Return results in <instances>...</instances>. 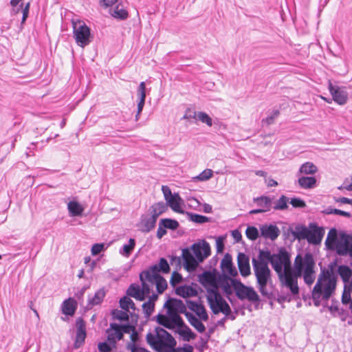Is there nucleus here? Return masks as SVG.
<instances>
[{
	"label": "nucleus",
	"instance_id": "72a5a7b5",
	"mask_svg": "<svg viewBox=\"0 0 352 352\" xmlns=\"http://www.w3.org/2000/svg\"><path fill=\"white\" fill-rule=\"evenodd\" d=\"M177 332L182 337L184 341L189 342L196 338V334L186 325L177 329Z\"/></svg>",
	"mask_w": 352,
	"mask_h": 352
},
{
	"label": "nucleus",
	"instance_id": "412c9836",
	"mask_svg": "<svg viewBox=\"0 0 352 352\" xmlns=\"http://www.w3.org/2000/svg\"><path fill=\"white\" fill-rule=\"evenodd\" d=\"M232 278L230 277L228 275L224 274L222 278H220L219 280V284L220 287L223 289L226 296L228 298V300L230 302H232V298L230 297L232 294L231 280Z\"/></svg>",
	"mask_w": 352,
	"mask_h": 352
},
{
	"label": "nucleus",
	"instance_id": "a18cd8bd",
	"mask_svg": "<svg viewBox=\"0 0 352 352\" xmlns=\"http://www.w3.org/2000/svg\"><path fill=\"white\" fill-rule=\"evenodd\" d=\"M289 198L285 195H281L272 207L275 210H284L288 208Z\"/></svg>",
	"mask_w": 352,
	"mask_h": 352
},
{
	"label": "nucleus",
	"instance_id": "3c124183",
	"mask_svg": "<svg viewBox=\"0 0 352 352\" xmlns=\"http://www.w3.org/2000/svg\"><path fill=\"white\" fill-rule=\"evenodd\" d=\"M155 309V303L146 301L142 304V309L146 318L151 316Z\"/></svg>",
	"mask_w": 352,
	"mask_h": 352
},
{
	"label": "nucleus",
	"instance_id": "79ce46f5",
	"mask_svg": "<svg viewBox=\"0 0 352 352\" xmlns=\"http://www.w3.org/2000/svg\"><path fill=\"white\" fill-rule=\"evenodd\" d=\"M160 221L164 228L170 230H176L179 227V222L175 219L165 218L162 219Z\"/></svg>",
	"mask_w": 352,
	"mask_h": 352
},
{
	"label": "nucleus",
	"instance_id": "a19ab883",
	"mask_svg": "<svg viewBox=\"0 0 352 352\" xmlns=\"http://www.w3.org/2000/svg\"><path fill=\"white\" fill-rule=\"evenodd\" d=\"M128 311L124 310L113 309L111 312L113 320H118L120 321H129V315Z\"/></svg>",
	"mask_w": 352,
	"mask_h": 352
},
{
	"label": "nucleus",
	"instance_id": "c85d7f7f",
	"mask_svg": "<svg viewBox=\"0 0 352 352\" xmlns=\"http://www.w3.org/2000/svg\"><path fill=\"white\" fill-rule=\"evenodd\" d=\"M167 205L163 201H159L150 207V212L152 217L157 219L158 217L167 210Z\"/></svg>",
	"mask_w": 352,
	"mask_h": 352
},
{
	"label": "nucleus",
	"instance_id": "774afa93",
	"mask_svg": "<svg viewBox=\"0 0 352 352\" xmlns=\"http://www.w3.org/2000/svg\"><path fill=\"white\" fill-rule=\"evenodd\" d=\"M104 248V243H95L91 248V254L94 256L99 254Z\"/></svg>",
	"mask_w": 352,
	"mask_h": 352
},
{
	"label": "nucleus",
	"instance_id": "2f4dec72",
	"mask_svg": "<svg viewBox=\"0 0 352 352\" xmlns=\"http://www.w3.org/2000/svg\"><path fill=\"white\" fill-rule=\"evenodd\" d=\"M337 230L336 228H331L328 232L325 241V245L327 248L331 250H334L335 245L337 243Z\"/></svg>",
	"mask_w": 352,
	"mask_h": 352
},
{
	"label": "nucleus",
	"instance_id": "338daca9",
	"mask_svg": "<svg viewBox=\"0 0 352 352\" xmlns=\"http://www.w3.org/2000/svg\"><path fill=\"white\" fill-rule=\"evenodd\" d=\"M212 176V170L210 169H206L204 170L203 172H201L197 178L199 181H206L211 178Z\"/></svg>",
	"mask_w": 352,
	"mask_h": 352
},
{
	"label": "nucleus",
	"instance_id": "a211bd4d",
	"mask_svg": "<svg viewBox=\"0 0 352 352\" xmlns=\"http://www.w3.org/2000/svg\"><path fill=\"white\" fill-rule=\"evenodd\" d=\"M207 292L208 294L207 296V300L210 308L211 305L214 306V307H216L225 300L217 287L208 288Z\"/></svg>",
	"mask_w": 352,
	"mask_h": 352
},
{
	"label": "nucleus",
	"instance_id": "f03ea898",
	"mask_svg": "<svg viewBox=\"0 0 352 352\" xmlns=\"http://www.w3.org/2000/svg\"><path fill=\"white\" fill-rule=\"evenodd\" d=\"M146 341L157 352H166L168 348H173L177 344L173 336L160 327L155 328V334L147 333Z\"/></svg>",
	"mask_w": 352,
	"mask_h": 352
},
{
	"label": "nucleus",
	"instance_id": "39448f33",
	"mask_svg": "<svg viewBox=\"0 0 352 352\" xmlns=\"http://www.w3.org/2000/svg\"><path fill=\"white\" fill-rule=\"evenodd\" d=\"M320 280V288L324 289L323 299L329 300L336 287V276L331 270L321 268V272L316 283Z\"/></svg>",
	"mask_w": 352,
	"mask_h": 352
},
{
	"label": "nucleus",
	"instance_id": "ddd939ff",
	"mask_svg": "<svg viewBox=\"0 0 352 352\" xmlns=\"http://www.w3.org/2000/svg\"><path fill=\"white\" fill-rule=\"evenodd\" d=\"M76 327L77 329L74 346L75 349H78L85 343L87 336L86 324L81 317L76 319Z\"/></svg>",
	"mask_w": 352,
	"mask_h": 352
},
{
	"label": "nucleus",
	"instance_id": "0eeeda50",
	"mask_svg": "<svg viewBox=\"0 0 352 352\" xmlns=\"http://www.w3.org/2000/svg\"><path fill=\"white\" fill-rule=\"evenodd\" d=\"M287 270L284 268V266H281V274L278 276L279 280L288 288H289L293 295H296L299 293V288L298 286L297 277L298 276L296 274V271L289 272H286Z\"/></svg>",
	"mask_w": 352,
	"mask_h": 352
},
{
	"label": "nucleus",
	"instance_id": "1a4fd4ad",
	"mask_svg": "<svg viewBox=\"0 0 352 352\" xmlns=\"http://www.w3.org/2000/svg\"><path fill=\"white\" fill-rule=\"evenodd\" d=\"M190 250L192 251V254L199 263L203 262L208 257L211 252L210 244L205 240H203L201 243H193Z\"/></svg>",
	"mask_w": 352,
	"mask_h": 352
},
{
	"label": "nucleus",
	"instance_id": "6e6d98bb",
	"mask_svg": "<svg viewBox=\"0 0 352 352\" xmlns=\"http://www.w3.org/2000/svg\"><path fill=\"white\" fill-rule=\"evenodd\" d=\"M30 7V2L26 3L24 7H23V4L21 3L19 6V7L17 8V10H16V12H19V11L21 9H22L23 16H22V19H21V24L24 23L25 22L27 18L28 17Z\"/></svg>",
	"mask_w": 352,
	"mask_h": 352
},
{
	"label": "nucleus",
	"instance_id": "6ab92c4d",
	"mask_svg": "<svg viewBox=\"0 0 352 352\" xmlns=\"http://www.w3.org/2000/svg\"><path fill=\"white\" fill-rule=\"evenodd\" d=\"M165 204L167 207L169 206L175 212L184 214L186 212L181 208L183 200L177 192H175L173 196L170 197Z\"/></svg>",
	"mask_w": 352,
	"mask_h": 352
},
{
	"label": "nucleus",
	"instance_id": "6e6552de",
	"mask_svg": "<svg viewBox=\"0 0 352 352\" xmlns=\"http://www.w3.org/2000/svg\"><path fill=\"white\" fill-rule=\"evenodd\" d=\"M73 28L74 36L78 45L84 47L91 43L90 28L85 23L78 26L74 23Z\"/></svg>",
	"mask_w": 352,
	"mask_h": 352
},
{
	"label": "nucleus",
	"instance_id": "37998d69",
	"mask_svg": "<svg viewBox=\"0 0 352 352\" xmlns=\"http://www.w3.org/2000/svg\"><path fill=\"white\" fill-rule=\"evenodd\" d=\"M152 284L155 283L158 294H162L167 288L168 284L166 279L162 276L153 280Z\"/></svg>",
	"mask_w": 352,
	"mask_h": 352
},
{
	"label": "nucleus",
	"instance_id": "8fccbe9b",
	"mask_svg": "<svg viewBox=\"0 0 352 352\" xmlns=\"http://www.w3.org/2000/svg\"><path fill=\"white\" fill-rule=\"evenodd\" d=\"M120 329L123 333H130L132 331V323H127L124 324H119L117 323H111L110 328Z\"/></svg>",
	"mask_w": 352,
	"mask_h": 352
},
{
	"label": "nucleus",
	"instance_id": "4468645a",
	"mask_svg": "<svg viewBox=\"0 0 352 352\" xmlns=\"http://www.w3.org/2000/svg\"><path fill=\"white\" fill-rule=\"evenodd\" d=\"M260 231L262 237L271 241H275L280 234L279 228L274 224L261 225Z\"/></svg>",
	"mask_w": 352,
	"mask_h": 352
},
{
	"label": "nucleus",
	"instance_id": "864d4df0",
	"mask_svg": "<svg viewBox=\"0 0 352 352\" xmlns=\"http://www.w3.org/2000/svg\"><path fill=\"white\" fill-rule=\"evenodd\" d=\"M148 296L144 292L140 290L139 285L133 284V298L140 301L145 300L146 297Z\"/></svg>",
	"mask_w": 352,
	"mask_h": 352
},
{
	"label": "nucleus",
	"instance_id": "58836bf2",
	"mask_svg": "<svg viewBox=\"0 0 352 352\" xmlns=\"http://www.w3.org/2000/svg\"><path fill=\"white\" fill-rule=\"evenodd\" d=\"M318 170V168L315 164L312 162H305L302 164L300 167L299 172L301 174L305 175H313L316 173Z\"/></svg>",
	"mask_w": 352,
	"mask_h": 352
},
{
	"label": "nucleus",
	"instance_id": "09e8293b",
	"mask_svg": "<svg viewBox=\"0 0 352 352\" xmlns=\"http://www.w3.org/2000/svg\"><path fill=\"white\" fill-rule=\"evenodd\" d=\"M245 234L250 240L255 241L259 236V232L255 226H251L246 228Z\"/></svg>",
	"mask_w": 352,
	"mask_h": 352
},
{
	"label": "nucleus",
	"instance_id": "052dcab7",
	"mask_svg": "<svg viewBox=\"0 0 352 352\" xmlns=\"http://www.w3.org/2000/svg\"><path fill=\"white\" fill-rule=\"evenodd\" d=\"M132 251V238H130L128 241V244L123 245L120 250V254L124 256H129L131 252Z\"/></svg>",
	"mask_w": 352,
	"mask_h": 352
},
{
	"label": "nucleus",
	"instance_id": "e2e57ef3",
	"mask_svg": "<svg viewBox=\"0 0 352 352\" xmlns=\"http://www.w3.org/2000/svg\"><path fill=\"white\" fill-rule=\"evenodd\" d=\"M195 314L200 318L201 320L204 321H207L208 320V315L207 311L204 307V306L200 304L199 308L195 311Z\"/></svg>",
	"mask_w": 352,
	"mask_h": 352
},
{
	"label": "nucleus",
	"instance_id": "a878e982",
	"mask_svg": "<svg viewBox=\"0 0 352 352\" xmlns=\"http://www.w3.org/2000/svg\"><path fill=\"white\" fill-rule=\"evenodd\" d=\"M77 303L75 300L69 298L63 301L62 305V311L66 316H73L76 310Z\"/></svg>",
	"mask_w": 352,
	"mask_h": 352
},
{
	"label": "nucleus",
	"instance_id": "aec40b11",
	"mask_svg": "<svg viewBox=\"0 0 352 352\" xmlns=\"http://www.w3.org/2000/svg\"><path fill=\"white\" fill-rule=\"evenodd\" d=\"M288 232L294 236V239H297L299 241L301 240L307 239V234L309 232V228L302 224H297L294 229H292V228L289 227Z\"/></svg>",
	"mask_w": 352,
	"mask_h": 352
},
{
	"label": "nucleus",
	"instance_id": "4be33fe9",
	"mask_svg": "<svg viewBox=\"0 0 352 352\" xmlns=\"http://www.w3.org/2000/svg\"><path fill=\"white\" fill-rule=\"evenodd\" d=\"M137 96L138 98V111L136 113V120H138V117L139 114L142 111V109L144 107V103H145V98H146V86L145 82H142L137 90Z\"/></svg>",
	"mask_w": 352,
	"mask_h": 352
},
{
	"label": "nucleus",
	"instance_id": "473e14b6",
	"mask_svg": "<svg viewBox=\"0 0 352 352\" xmlns=\"http://www.w3.org/2000/svg\"><path fill=\"white\" fill-rule=\"evenodd\" d=\"M67 208L70 216L78 217L80 216L83 211V208L81 205L75 201H71L67 204Z\"/></svg>",
	"mask_w": 352,
	"mask_h": 352
},
{
	"label": "nucleus",
	"instance_id": "5fc2aeb1",
	"mask_svg": "<svg viewBox=\"0 0 352 352\" xmlns=\"http://www.w3.org/2000/svg\"><path fill=\"white\" fill-rule=\"evenodd\" d=\"M197 119L200 120L201 122L206 124L208 126H211L212 125V118L205 112L199 111L197 113Z\"/></svg>",
	"mask_w": 352,
	"mask_h": 352
},
{
	"label": "nucleus",
	"instance_id": "c03bdc74",
	"mask_svg": "<svg viewBox=\"0 0 352 352\" xmlns=\"http://www.w3.org/2000/svg\"><path fill=\"white\" fill-rule=\"evenodd\" d=\"M184 214H186L191 221L197 223H204L209 221L208 217L201 214H195L190 212H185Z\"/></svg>",
	"mask_w": 352,
	"mask_h": 352
},
{
	"label": "nucleus",
	"instance_id": "dca6fc26",
	"mask_svg": "<svg viewBox=\"0 0 352 352\" xmlns=\"http://www.w3.org/2000/svg\"><path fill=\"white\" fill-rule=\"evenodd\" d=\"M156 221L157 219L151 215H142L140 222L137 223V227L142 232L148 233L155 228Z\"/></svg>",
	"mask_w": 352,
	"mask_h": 352
},
{
	"label": "nucleus",
	"instance_id": "cd10ccee",
	"mask_svg": "<svg viewBox=\"0 0 352 352\" xmlns=\"http://www.w3.org/2000/svg\"><path fill=\"white\" fill-rule=\"evenodd\" d=\"M126 295L127 296H124L120 298L119 303L120 307L122 310L130 312L129 308H132V300L130 298V297H132V283L130 284L126 290Z\"/></svg>",
	"mask_w": 352,
	"mask_h": 352
},
{
	"label": "nucleus",
	"instance_id": "7ed1b4c3",
	"mask_svg": "<svg viewBox=\"0 0 352 352\" xmlns=\"http://www.w3.org/2000/svg\"><path fill=\"white\" fill-rule=\"evenodd\" d=\"M295 270L298 276L301 275L304 270V280L305 283L310 285L315 280L314 276V266L315 261L311 253L306 252L302 258L300 254H298L295 258Z\"/></svg>",
	"mask_w": 352,
	"mask_h": 352
},
{
	"label": "nucleus",
	"instance_id": "c9c22d12",
	"mask_svg": "<svg viewBox=\"0 0 352 352\" xmlns=\"http://www.w3.org/2000/svg\"><path fill=\"white\" fill-rule=\"evenodd\" d=\"M298 183L304 189L313 188L316 185V179L314 177H301L298 179Z\"/></svg>",
	"mask_w": 352,
	"mask_h": 352
},
{
	"label": "nucleus",
	"instance_id": "7c9ffc66",
	"mask_svg": "<svg viewBox=\"0 0 352 352\" xmlns=\"http://www.w3.org/2000/svg\"><path fill=\"white\" fill-rule=\"evenodd\" d=\"M105 291L104 288L99 289L95 292L94 296L88 300V306L92 307L100 305L104 300L105 296Z\"/></svg>",
	"mask_w": 352,
	"mask_h": 352
},
{
	"label": "nucleus",
	"instance_id": "13d9d810",
	"mask_svg": "<svg viewBox=\"0 0 352 352\" xmlns=\"http://www.w3.org/2000/svg\"><path fill=\"white\" fill-rule=\"evenodd\" d=\"M280 115V111L278 109L274 110L272 113L268 116L265 119L262 120L263 123H266L267 125H271L274 122V120Z\"/></svg>",
	"mask_w": 352,
	"mask_h": 352
},
{
	"label": "nucleus",
	"instance_id": "20e7f679",
	"mask_svg": "<svg viewBox=\"0 0 352 352\" xmlns=\"http://www.w3.org/2000/svg\"><path fill=\"white\" fill-rule=\"evenodd\" d=\"M257 287L262 296L270 298L272 293L267 290V285L272 283V272L269 266L252 265Z\"/></svg>",
	"mask_w": 352,
	"mask_h": 352
},
{
	"label": "nucleus",
	"instance_id": "603ef678",
	"mask_svg": "<svg viewBox=\"0 0 352 352\" xmlns=\"http://www.w3.org/2000/svg\"><path fill=\"white\" fill-rule=\"evenodd\" d=\"M233 265L231 254L226 253L221 262V267L223 271Z\"/></svg>",
	"mask_w": 352,
	"mask_h": 352
},
{
	"label": "nucleus",
	"instance_id": "0e129e2a",
	"mask_svg": "<svg viewBox=\"0 0 352 352\" xmlns=\"http://www.w3.org/2000/svg\"><path fill=\"white\" fill-rule=\"evenodd\" d=\"M140 279L142 282V287L140 288V290H142L144 294L146 295H149L151 293V288L148 283H146V281H147V279L144 277V276H142L141 274H140Z\"/></svg>",
	"mask_w": 352,
	"mask_h": 352
},
{
	"label": "nucleus",
	"instance_id": "680f3d73",
	"mask_svg": "<svg viewBox=\"0 0 352 352\" xmlns=\"http://www.w3.org/2000/svg\"><path fill=\"white\" fill-rule=\"evenodd\" d=\"M289 203L294 208H303L306 206L305 201L299 197H293Z\"/></svg>",
	"mask_w": 352,
	"mask_h": 352
},
{
	"label": "nucleus",
	"instance_id": "b1692460",
	"mask_svg": "<svg viewBox=\"0 0 352 352\" xmlns=\"http://www.w3.org/2000/svg\"><path fill=\"white\" fill-rule=\"evenodd\" d=\"M161 270H160L158 265L155 264L152 266H150L149 268L146 270L142 271L140 274L142 276H144L147 281L149 283H152L153 280L157 278L158 276H162L160 273Z\"/></svg>",
	"mask_w": 352,
	"mask_h": 352
},
{
	"label": "nucleus",
	"instance_id": "bf43d9fd",
	"mask_svg": "<svg viewBox=\"0 0 352 352\" xmlns=\"http://www.w3.org/2000/svg\"><path fill=\"white\" fill-rule=\"evenodd\" d=\"M212 276V273L210 271H205L198 276L199 282L203 285H205L206 283H209Z\"/></svg>",
	"mask_w": 352,
	"mask_h": 352
},
{
	"label": "nucleus",
	"instance_id": "69168bd1",
	"mask_svg": "<svg viewBox=\"0 0 352 352\" xmlns=\"http://www.w3.org/2000/svg\"><path fill=\"white\" fill-rule=\"evenodd\" d=\"M183 280L182 276L177 272H173L170 280V283L173 287L181 283Z\"/></svg>",
	"mask_w": 352,
	"mask_h": 352
},
{
	"label": "nucleus",
	"instance_id": "2eb2a0df",
	"mask_svg": "<svg viewBox=\"0 0 352 352\" xmlns=\"http://www.w3.org/2000/svg\"><path fill=\"white\" fill-rule=\"evenodd\" d=\"M238 268L241 275L247 277L251 274L250 258L245 253L239 252L237 256Z\"/></svg>",
	"mask_w": 352,
	"mask_h": 352
},
{
	"label": "nucleus",
	"instance_id": "f3484780",
	"mask_svg": "<svg viewBox=\"0 0 352 352\" xmlns=\"http://www.w3.org/2000/svg\"><path fill=\"white\" fill-rule=\"evenodd\" d=\"M164 308L167 310H169L170 309L172 311L183 314H185L186 312H187L186 305L183 301L175 298L169 297L168 300L164 303Z\"/></svg>",
	"mask_w": 352,
	"mask_h": 352
},
{
	"label": "nucleus",
	"instance_id": "f257e3e1",
	"mask_svg": "<svg viewBox=\"0 0 352 352\" xmlns=\"http://www.w3.org/2000/svg\"><path fill=\"white\" fill-rule=\"evenodd\" d=\"M252 265L269 266L271 264L272 268L280 276L281 266L285 270L291 268V256L284 248L279 249L278 253L272 254L268 250H259L257 258H253Z\"/></svg>",
	"mask_w": 352,
	"mask_h": 352
},
{
	"label": "nucleus",
	"instance_id": "5701e85b",
	"mask_svg": "<svg viewBox=\"0 0 352 352\" xmlns=\"http://www.w3.org/2000/svg\"><path fill=\"white\" fill-rule=\"evenodd\" d=\"M175 294L182 298L197 296L198 292L196 289L189 285L179 286L175 289Z\"/></svg>",
	"mask_w": 352,
	"mask_h": 352
},
{
	"label": "nucleus",
	"instance_id": "9b49d317",
	"mask_svg": "<svg viewBox=\"0 0 352 352\" xmlns=\"http://www.w3.org/2000/svg\"><path fill=\"white\" fill-rule=\"evenodd\" d=\"M329 89L332 96L333 100L338 104L343 105L347 102L348 93L345 87L333 86L331 82L329 83Z\"/></svg>",
	"mask_w": 352,
	"mask_h": 352
},
{
	"label": "nucleus",
	"instance_id": "9d476101",
	"mask_svg": "<svg viewBox=\"0 0 352 352\" xmlns=\"http://www.w3.org/2000/svg\"><path fill=\"white\" fill-rule=\"evenodd\" d=\"M309 231L307 239L308 243L313 245L320 244L325 232L324 229L322 227H319L315 223H310Z\"/></svg>",
	"mask_w": 352,
	"mask_h": 352
},
{
	"label": "nucleus",
	"instance_id": "4c0bfd02",
	"mask_svg": "<svg viewBox=\"0 0 352 352\" xmlns=\"http://www.w3.org/2000/svg\"><path fill=\"white\" fill-rule=\"evenodd\" d=\"M338 272L344 283L349 281L352 275V270L349 266L344 265H340L338 268Z\"/></svg>",
	"mask_w": 352,
	"mask_h": 352
},
{
	"label": "nucleus",
	"instance_id": "e433bc0d",
	"mask_svg": "<svg viewBox=\"0 0 352 352\" xmlns=\"http://www.w3.org/2000/svg\"><path fill=\"white\" fill-rule=\"evenodd\" d=\"M110 13L114 18L121 20L125 19L128 16L127 11L124 10L121 5H118L115 8H111Z\"/></svg>",
	"mask_w": 352,
	"mask_h": 352
},
{
	"label": "nucleus",
	"instance_id": "f8f14e48",
	"mask_svg": "<svg viewBox=\"0 0 352 352\" xmlns=\"http://www.w3.org/2000/svg\"><path fill=\"white\" fill-rule=\"evenodd\" d=\"M182 257L184 261V267L187 272H191L197 269L199 262L189 248L182 250Z\"/></svg>",
	"mask_w": 352,
	"mask_h": 352
},
{
	"label": "nucleus",
	"instance_id": "f704fd0d",
	"mask_svg": "<svg viewBox=\"0 0 352 352\" xmlns=\"http://www.w3.org/2000/svg\"><path fill=\"white\" fill-rule=\"evenodd\" d=\"M319 283L320 281L318 283H316V284L314 287L311 294L312 298L314 300V304L316 307H319L320 305V297L322 296V295L323 296L324 294V289L320 288Z\"/></svg>",
	"mask_w": 352,
	"mask_h": 352
},
{
	"label": "nucleus",
	"instance_id": "423d86ee",
	"mask_svg": "<svg viewBox=\"0 0 352 352\" xmlns=\"http://www.w3.org/2000/svg\"><path fill=\"white\" fill-rule=\"evenodd\" d=\"M231 285L235 292L236 297L243 300L248 299L249 301L254 303L260 301V297L252 287L244 285L239 279H232Z\"/></svg>",
	"mask_w": 352,
	"mask_h": 352
},
{
	"label": "nucleus",
	"instance_id": "49530a36",
	"mask_svg": "<svg viewBox=\"0 0 352 352\" xmlns=\"http://www.w3.org/2000/svg\"><path fill=\"white\" fill-rule=\"evenodd\" d=\"M352 292L351 283L349 285H344L342 295L341 301L343 305H347L351 300V293Z\"/></svg>",
	"mask_w": 352,
	"mask_h": 352
},
{
	"label": "nucleus",
	"instance_id": "393cba45",
	"mask_svg": "<svg viewBox=\"0 0 352 352\" xmlns=\"http://www.w3.org/2000/svg\"><path fill=\"white\" fill-rule=\"evenodd\" d=\"M211 310L213 312L214 314H218L219 313L221 312L223 314L226 316H228L231 320H234L235 316H231L230 317V315L232 313L231 309L228 303L225 300L222 302L221 304H219L217 307H214L211 305Z\"/></svg>",
	"mask_w": 352,
	"mask_h": 352
},
{
	"label": "nucleus",
	"instance_id": "de8ad7c7",
	"mask_svg": "<svg viewBox=\"0 0 352 352\" xmlns=\"http://www.w3.org/2000/svg\"><path fill=\"white\" fill-rule=\"evenodd\" d=\"M323 212L326 214H336V215H340L343 216L347 218H350L351 217V214L349 212H346L344 210H341L340 209L337 208H333L331 207H329L327 209H325Z\"/></svg>",
	"mask_w": 352,
	"mask_h": 352
},
{
	"label": "nucleus",
	"instance_id": "c756f323",
	"mask_svg": "<svg viewBox=\"0 0 352 352\" xmlns=\"http://www.w3.org/2000/svg\"><path fill=\"white\" fill-rule=\"evenodd\" d=\"M254 201L265 212H268L272 208V199L267 196H261L254 198Z\"/></svg>",
	"mask_w": 352,
	"mask_h": 352
},
{
	"label": "nucleus",
	"instance_id": "4d7b16f0",
	"mask_svg": "<svg viewBox=\"0 0 352 352\" xmlns=\"http://www.w3.org/2000/svg\"><path fill=\"white\" fill-rule=\"evenodd\" d=\"M157 265L162 273L168 274L170 272V268L167 260L165 258H160Z\"/></svg>",
	"mask_w": 352,
	"mask_h": 352
},
{
	"label": "nucleus",
	"instance_id": "bb28decb",
	"mask_svg": "<svg viewBox=\"0 0 352 352\" xmlns=\"http://www.w3.org/2000/svg\"><path fill=\"white\" fill-rule=\"evenodd\" d=\"M189 323L199 332L204 333L206 330L204 324L192 313L187 311L184 314Z\"/></svg>",
	"mask_w": 352,
	"mask_h": 352
},
{
	"label": "nucleus",
	"instance_id": "ea45409f",
	"mask_svg": "<svg viewBox=\"0 0 352 352\" xmlns=\"http://www.w3.org/2000/svg\"><path fill=\"white\" fill-rule=\"evenodd\" d=\"M179 314V313H177L175 311H172L170 309L169 310H167V314L169 315L170 319H171L172 322L177 329H180L186 324Z\"/></svg>",
	"mask_w": 352,
	"mask_h": 352
}]
</instances>
